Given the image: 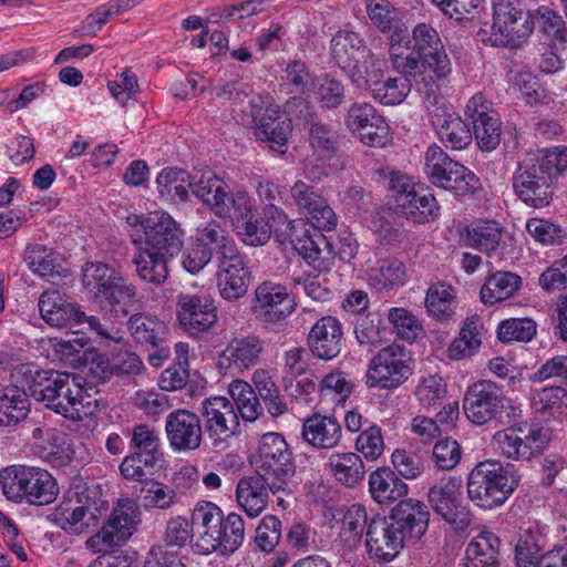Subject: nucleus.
Instances as JSON below:
<instances>
[{"mask_svg":"<svg viewBox=\"0 0 567 567\" xmlns=\"http://www.w3.org/2000/svg\"><path fill=\"white\" fill-rule=\"evenodd\" d=\"M370 519L365 507L361 504H353L347 509L338 536V540L344 550L352 551L357 548L368 529Z\"/></svg>","mask_w":567,"mask_h":567,"instance_id":"obj_41","label":"nucleus"},{"mask_svg":"<svg viewBox=\"0 0 567 567\" xmlns=\"http://www.w3.org/2000/svg\"><path fill=\"white\" fill-rule=\"evenodd\" d=\"M465 116L471 121L477 146L483 152L494 151L501 142L502 123L492 103L482 93L474 94L465 107Z\"/></svg>","mask_w":567,"mask_h":567,"instance_id":"obj_18","label":"nucleus"},{"mask_svg":"<svg viewBox=\"0 0 567 567\" xmlns=\"http://www.w3.org/2000/svg\"><path fill=\"white\" fill-rule=\"evenodd\" d=\"M97 369L100 370V382L105 383L116 379L126 383L131 382L136 375L142 373L144 364L136 353L127 350H121L112 353L106 363L99 364Z\"/></svg>","mask_w":567,"mask_h":567,"instance_id":"obj_35","label":"nucleus"},{"mask_svg":"<svg viewBox=\"0 0 567 567\" xmlns=\"http://www.w3.org/2000/svg\"><path fill=\"white\" fill-rule=\"evenodd\" d=\"M127 326L135 342L145 347L159 348L167 334L165 322L146 313L131 316Z\"/></svg>","mask_w":567,"mask_h":567,"instance_id":"obj_37","label":"nucleus"},{"mask_svg":"<svg viewBox=\"0 0 567 567\" xmlns=\"http://www.w3.org/2000/svg\"><path fill=\"white\" fill-rule=\"evenodd\" d=\"M532 11L517 0H493V23L477 31L478 40L492 47H519L533 32Z\"/></svg>","mask_w":567,"mask_h":567,"instance_id":"obj_6","label":"nucleus"},{"mask_svg":"<svg viewBox=\"0 0 567 567\" xmlns=\"http://www.w3.org/2000/svg\"><path fill=\"white\" fill-rule=\"evenodd\" d=\"M99 307L114 318H125L137 303V289L124 277L116 281L107 293L100 295Z\"/></svg>","mask_w":567,"mask_h":567,"instance_id":"obj_36","label":"nucleus"},{"mask_svg":"<svg viewBox=\"0 0 567 567\" xmlns=\"http://www.w3.org/2000/svg\"><path fill=\"white\" fill-rule=\"evenodd\" d=\"M369 491L380 505L401 501L408 494V485L390 467H379L369 476Z\"/></svg>","mask_w":567,"mask_h":567,"instance_id":"obj_33","label":"nucleus"},{"mask_svg":"<svg viewBox=\"0 0 567 567\" xmlns=\"http://www.w3.org/2000/svg\"><path fill=\"white\" fill-rule=\"evenodd\" d=\"M159 461L158 456L134 451L123 460L120 471L126 480L143 482L155 473Z\"/></svg>","mask_w":567,"mask_h":567,"instance_id":"obj_56","label":"nucleus"},{"mask_svg":"<svg viewBox=\"0 0 567 567\" xmlns=\"http://www.w3.org/2000/svg\"><path fill=\"white\" fill-rule=\"evenodd\" d=\"M254 383L271 416H279L288 411L275 382L264 371L255 372Z\"/></svg>","mask_w":567,"mask_h":567,"instance_id":"obj_61","label":"nucleus"},{"mask_svg":"<svg viewBox=\"0 0 567 567\" xmlns=\"http://www.w3.org/2000/svg\"><path fill=\"white\" fill-rule=\"evenodd\" d=\"M546 546L538 529H522L515 546L516 567H567V540L547 551Z\"/></svg>","mask_w":567,"mask_h":567,"instance_id":"obj_14","label":"nucleus"},{"mask_svg":"<svg viewBox=\"0 0 567 567\" xmlns=\"http://www.w3.org/2000/svg\"><path fill=\"white\" fill-rule=\"evenodd\" d=\"M519 476L512 464L487 460L480 462L467 476V496L478 507L501 506L518 486Z\"/></svg>","mask_w":567,"mask_h":567,"instance_id":"obj_4","label":"nucleus"},{"mask_svg":"<svg viewBox=\"0 0 567 567\" xmlns=\"http://www.w3.org/2000/svg\"><path fill=\"white\" fill-rule=\"evenodd\" d=\"M507 403L501 386L489 380H480L467 388L463 399V410L466 417L476 425L502 419L505 410L509 419L519 417L522 411L512 405L507 406Z\"/></svg>","mask_w":567,"mask_h":567,"instance_id":"obj_9","label":"nucleus"},{"mask_svg":"<svg viewBox=\"0 0 567 567\" xmlns=\"http://www.w3.org/2000/svg\"><path fill=\"white\" fill-rule=\"evenodd\" d=\"M430 516L426 504L405 498L391 509L389 518L405 539L419 540L429 528Z\"/></svg>","mask_w":567,"mask_h":567,"instance_id":"obj_25","label":"nucleus"},{"mask_svg":"<svg viewBox=\"0 0 567 567\" xmlns=\"http://www.w3.org/2000/svg\"><path fill=\"white\" fill-rule=\"evenodd\" d=\"M534 24L539 23L540 31L553 41L565 43L567 39V27L561 16L548 7H539L532 11Z\"/></svg>","mask_w":567,"mask_h":567,"instance_id":"obj_63","label":"nucleus"},{"mask_svg":"<svg viewBox=\"0 0 567 567\" xmlns=\"http://www.w3.org/2000/svg\"><path fill=\"white\" fill-rule=\"evenodd\" d=\"M166 437L175 452L197 450L203 441V424L200 417L186 409H177L166 416Z\"/></svg>","mask_w":567,"mask_h":567,"instance_id":"obj_22","label":"nucleus"},{"mask_svg":"<svg viewBox=\"0 0 567 567\" xmlns=\"http://www.w3.org/2000/svg\"><path fill=\"white\" fill-rule=\"evenodd\" d=\"M549 440V430L538 423H517L494 434L502 454L513 460L529 461L538 456Z\"/></svg>","mask_w":567,"mask_h":567,"instance_id":"obj_11","label":"nucleus"},{"mask_svg":"<svg viewBox=\"0 0 567 567\" xmlns=\"http://www.w3.org/2000/svg\"><path fill=\"white\" fill-rule=\"evenodd\" d=\"M268 491L270 489L260 475L244 476L237 483L236 499L244 512L254 518L267 507Z\"/></svg>","mask_w":567,"mask_h":567,"instance_id":"obj_34","label":"nucleus"},{"mask_svg":"<svg viewBox=\"0 0 567 567\" xmlns=\"http://www.w3.org/2000/svg\"><path fill=\"white\" fill-rule=\"evenodd\" d=\"M386 328L382 326V318L377 312H369L360 317L354 326L355 339L361 346L369 349L381 346L384 341Z\"/></svg>","mask_w":567,"mask_h":567,"instance_id":"obj_57","label":"nucleus"},{"mask_svg":"<svg viewBox=\"0 0 567 567\" xmlns=\"http://www.w3.org/2000/svg\"><path fill=\"white\" fill-rule=\"evenodd\" d=\"M140 514L138 506L134 501L120 499L112 516L104 526L121 545L133 534V530L140 523Z\"/></svg>","mask_w":567,"mask_h":567,"instance_id":"obj_43","label":"nucleus"},{"mask_svg":"<svg viewBox=\"0 0 567 567\" xmlns=\"http://www.w3.org/2000/svg\"><path fill=\"white\" fill-rule=\"evenodd\" d=\"M176 313L183 331L194 338L208 332L218 319L214 298L202 291L178 295Z\"/></svg>","mask_w":567,"mask_h":567,"instance_id":"obj_15","label":"nucleus"},{"mask_svg":"<svg viewBox=\"0 0 567 567\" xmlns=\"http://www.w3.org/2000/svg\"><path fill=\"white\" fill-rule=\"evenodd\" d=\"M291 133V118L285 116L279 107H267L255 127L257 140L267 143L270 150L280 154L286 152L285 146Z\"/></svg>","mask_w":567,"mask_h":567,"instance_id":"obj_29","label":"nucleus"},{"mask_svg":"<svg viewBox=\"0 0 567 567\" xmlns=\"http://www.w3.org/2000/svg\"><path fill=\"white\" fill-rule=\"evenodd\" d=\"M413 373L410 351L401 344L392 343L372 357L367 370V384L370 388L396 389Z\"/></svg>","mask_w":567,"mask_h":567,"instance_id":"obj_10","label":"nucleus"},{"mask_svg":"<svg viewBox=\"0 0 567 567\" xmlns=\"http://www.w3.org/2000/svg\"><path fill=\"white\" fill-rule=\"evenodd\" d=\"M0 485L11 501L43 506L52 503L59 488L54 477L40 467L12 465L0 471Z\"/></svg>","mask_w":567,"mask_h":567,"instance_id":"obj_7","label":"nucleus"},{"mask_svg":"<svg viewBox=\"0 0 567 567\" xmlns=\"http://www.w3.org/2000/svg\"><path fill=\"white\" fill-rule=\"evenodd\" d=\"M427 502L433 512L457 533L465 532L473 522V514L462 497L461 484L455 480L431 486Z\"/></svg>","mask_w":567,"mask_h":567,"instance_id":"obj_13","label":"nucleus"},{"mask_svg":"<svg viewBox=\"0 0 567 567\" xmlns=\"http://www.w3.org/2000/svg\"><path fill=\"white\" fill-rule=\"evenodd\" d=\"M536 334V323L529 318H512L504 320L497 328V336L502 342L530 341Z\"/></svg>","mask_w":567,"mask_h":567,"instance_id":"obj_64","label":"nucleus"},{"mask_svg":"<svg viewBox=\"0 0 567 567\" xmlns=\"http://www.w3.org/2000/svg\"><path fill=\"white\" fill-rule=\"evenodd\" d=\"M205 431L214 447H221L240 433L238 414L226 396H212L202 403Z\"/></svg>","mask_w":567,"mask_h":567,"instance_id":"obj_16","label":"nucleus"},{"mask_svg":"<svg viewBox=\"0 0 567 567\" xmlns=\"http://www.w3.org/2000/svg\"><path fill=\"white\" fill-rule=\"evenodd\" d=\"M343 330L341 322L332 316L319 319L308 334L311 353L321 360L330 361L341 352Z\"/></svg>","mask_w":567,"mask_h":567,"instance_id":"obj_26","label":"nucleus"},{"mask_svg":"<svg viewBox=\"0 0 567 567\" xmlns=\"http://www.w3.org/2000/svg\"><path fill=\"white\" fill-rule=\"evenodd\" d=\"M406 539L388 517L370 519L365 532V546L369 553L382 560H392L402 549Z\"/></svg>","mask_w":567,"mask_h":567,"instance_id":"obj_24","label":"nucleus"},{"mask_svg":"<svg viewBox=\"0 0 567 567\" xmlns=\"http://www.w3.org/2000/svg\"><path fill=\"white\" fill-rule=\"evenodd\" d=\"M309 142L318 158L329 161L338 152L339 134L318 120L309 127Z\"/></svg>","mask_w":567,"mask_h":567,"instance_id":"obj_54","label":"nucleus"},{"mask_svg":"<svg viewBox=\"0 0 567 567\" xmlns=\"http://www.w3.org/2000/svg\"><path fill=\"white\" fill-rule=\"evenodd\" d=\"M249 463L272 494L286 492L296 473L292 453L285 437L275 432L264 434Z\"/></svg>","mask_w":567,"mask_h":567,"instance_id":"obj_5","label":"nucleus"},{"mask_svg":"<svg viewBox=\"0 0 567 567\" xmlns=\"http://www.w3.org/2000/svg\"><path fill=\"white\" fill-rule=\"evenodd\" d=\"M28 396L44 403L48 409L73 421L83 419L82 389L66 372L38 370L27 367L23 371Z\"/></svg>","mask_w":567,"mask_h":567,"instance_id":"obj_3","label":"nucleus"},{"mask_svg":"<svg viewBox=\"0 0 567 567\" xmlns=\"http://www.w3.org/2000/svg\"><path fill=\"white\" fill-rule=\"evenodd\" d=\"M192 518L193 550L199 555H208L218 550V546H220L218 539L224 522L223 511L210 502H204L196 505Z\"/></svg>","mask_w":567,"mask_h":567,"instance_id":"obj_21","label":"nucleus"},{"mask_svg":"<svg viewBox=\"0 0 567 567\" xmlns=\"http://www.w3.org/2000/svg\"><path fill=\"white\" fill-rule=\"evenodd\" d=\"M503 228L492 220H480L467 228L468 245L487 255L494 252L503 240Z\"/></svg>","mask_w":567,"mask_h":567,"instance_id":"obj_52","label":"nucleus"},{"mask_svg":"<svg viewBox=\"0 0 567 567\" xmlns=\"http://www.w3.org/2000/svg\"><path fill=\"white\" fill-rule=\"evenodd\" d=\"M522 285V278L511 271H496L488 276L481 289V299L485 305H494L515 295Z\"/></svg>","mask_w":567,"mask_h":567,"instance_id":"obj_44","label":"nucleus"},{"mask_svg":"<svg viewBox=\"0 0 567 567\" xmlns=\"http://www.w3.org/2000/svg\"><path fill=\"white\" fill-rule=\"evenodd\" d=\"M330 50L338 66L353 84L361 86L371 70L370 55L374 54L364 40L353 31H339L330 41Z\"/></svg>","mask_w":567,"mask_h":567,"instance_id":"obj_12","label":"nucleus"},{"mask_svg":"<svg viewBox=\"0 0 567 567\" xmlns=\"http://www.w3.org/2000/svg\"><path fill=\"white\" fill-rule=\"evenodd\" d=\"M395 34L389 42L392 69L429 97L437 93L452 72V63L436 29L421 22L411 34L408 30Z\"/></svg>","mask_w":567,"mask_h":567,"instance_id":"obj_1","label":"nucleus"},{"mask_svg":"<svg viewBox=\"0 0 567 567\" xmlns=\"http://www.w3.org/2000/svg\"><path fill=\"white\" fill-rule=\"evenodd\" d=\"M42 319L52 327H66L83 322L84 312L58 290L44 291L38 302Z\"/></svg>","mask_w":567,"mask_h":567,"instance_id":"obj_30","label":"nucleus"},{"mask_svg":"<svg viewBox=\"0 0 567 567\" xmlns=\"http://www.w3.org/2000/svg\"><path fill=\"white\" fill-rule=\"evenodd\" d=\"M302 439L317 450H332L339 445L342 427L333 416L315 413L303 420Z\"/></svg>","mask_w":567,"mask_h":567,"instance_id":"obj_31","label":"nucleus"},{"mask_svg":"<svg viewBox=\"0 0 567 567\" xmlns=\"http://www.w3.org/2000/svg\"><path fill=\"white\" fill-rule=\"evenodd\" d=\"M388 320L394 332L406 341L412 342L423 333L417 318L405 308H391L388 311Z\"/></svg>","mask_w":567,"mask_h":567,"instance_id":"obj_62","label":"nucleus"},{"mask_svg":"<svg viewBox=\"0 0 567 567\" xmlns=\"http://www.w3.org/2000/svg\"><path fill=\"white\" fill-rule=\"evenodd\" d=\"M367 13L371 22L383 33H390L389 42L402 31L405 24L399 18L398 10L388 0H365Z\"/></svg>","mask_w":567,"mask_h":567,"instance_id":"obj_47","label":"nucleus"},{"mask_svg":"<svg viewBox=\"0 0 567 567\" xmlns=\"http://www.w3.org/2000/svg\"><path fill=\"white\" fill-rule=\"evenodd\" d=\"M427 115L440 140L452 150H463L472 142L467 124L437 99L436 93L425 95Z\"/></svg>","mask_w":567,"mask_h":567,"instance_id":"obj_19","label":"nucleus"},{"mask_svg":"<svg viewBox=\"0 0 567 567\" xmlns=\"http://www.w3.org/2000/svg\"><path fill=\"white\" fill-rule=\"evenodd\" d=\"M255 310L264 317L265 321L277 322L292 313L293 300L289 297L286 287L265 281L256 291Z\"/></svg>","mask_w":567,"mask_h":567,"instance_id":"obj_27","label":"nucleus"},{"mask_svg":"<svg viewBox=\"0 0 567 567\" xmlns=\"http://www.w3.org/2000/svg\"><path fill=\"white\" fill-rule=\"evenodd\" d=\"M122 277L123 275L109 264L95 261L85 265L82 282L85 290L96 302L100 299V295L107 293Z\"/></svg>","mask_w":567,"mask_h":567,"instance_id":"obj_40","label":"nucleus"},{"mask_svg":"<svg viewBox=\"0 0 567 567\" xmlns=\"http://www.w3.org/2000/svg\"><path fill=\"white\" fill-rule=\"evenodd\" d=\"M315 96L322 110H336L344 101V85L334 76L324 74L315 84Z\"/></svg>","mask_w":567,"mask_h":567,"instance_id":"obj_58","label":"nucleus"},{"mask_svg":"<svg viewBox=\"0 0 567 567\" xmlns=\"http://www.w3.org/2000/svg\"><path fill=\"white\" fill-rule=\"evenodd\" d=\"M498 547V537L491 532H484L467 545L465 555L472 567H499Z\"/></svg>","mask_w":567,"mask_h":567,"instance_id":"obj_45","label":"nucleus"},{"mask_svg":"<svg viewBox=\"0 0 567 567\" xmlns=\"http://www.w3.org/2000/svg\"><path fill=\"white\" fill-rule=\"evenodd\" d=\"M217 266V288L220 297L227 301H237L247 291L250 281L249 271L243 255L235 247L215 258Z\"/></svg>","mask_w":567,"mask_h":567,"instance_id":"obj_20","label":"nucleus"},{"mask_svg":"<svg viewBox=\"0 0 567 567\" xmlns=\"http://www.w3.org/2000/svg\"><path fill=\"white\" fill-rule=\"evenodd\" d=\"M395 212L413 223L425 224L439 218L440 205L429 187L419 186L395 200Z\"/></svg>","mask_w":567,"mask_h":567,"instance_id":"obj_28","label":"nucleus"},{"mask_svg":"<svg viewBox=\"0 0 567 567\" xmlns=\"http://www.w3.org/2000/svg\"><path fill=\"white\" fill-rule=\"evenodd\" d=\"M227 188V183L210 169L196 172L189 179V189L192 193L200 199L213 214L221 196H225Z\"/></svg>","mask_w":567,"mask_h":567,"instance_id":"obj_42","label":"nucleus"},{"mask_svg":"<svg viewBox=\"0 0 567 567\" xmlns=\"http://www.w3.org/2000/svg\"><path fill=\"white\" fill-rule=\"evenodd\" d=\"M424 172L432 185L456 196L474 195L481 188L480 178L467 167L452 159L440 146L431 145L424 156Z\"/></svg>","mask_w":567,"mask_h":567,"instance_id":"obj_8","label":"nucleus"},{"mask_svg":"<svg viewBox=\"0 0 567 567\" xmlns=\"http://www.w3.org/2000/svg\"><path fill=\"white\" fill-rule=\"evenodd\" d=\"M425 306L430 316L439 321L452 318L455 310L452 287L446 284L432 285L426 292Z\"/></svg>","mask_w":567,"mask_h":567,"instance_id":"obj_53","label":"nucleus"},{"mask_svg":"<svg viewBox=\"0 0 567 567\" xmlns=\"http://www.w3.org/2000/svg\"><path fill=\"white\" fill-rule=\"evenodd\" d=\"M244 538L245 523L243 517L236 513H229L227 516H224L218 539L220 543L218 550L221 554H233L241 546Z\"/></svg>","mask_w":567,"mask_h":567,"instance_id":"obj_60","label":"nucleus"},{"mask_svg":"<svg viewBox=\"0 0 567 567\" xmlns=\"http://www.w3.org/2000/svg\"><path fill=\"white\" fill-rule=\"evenodd\" d=\"M512 183L516 196L530 207L540 208L547 206L551 200L550 183L539 172L533 156L526 155L518 162Z\"/></svg>","mask_w":567,"mask_h":567,"instance_id":"obj_17","label":"nucleus"},{"mask_svg":"<svg viewBox=\"0 0 567 567\" xmlns=\"http://www.w3.org/2000/svg\"><path fill=\"white\" fill-rule=\"evenodd\" d=\"M234 410L244 420L252 422L262 414L259 398L251 385L245 381L236 380L229 385Z\"/></svg>","mask_w":567,"mask_h":567,"instance_id":"obj_49","label":"nucleus"},{"mask_svg":"<svg viewBox=\"0 0 567 567\" xmlns=\"http://www.w3.org/2000/svg\"><path fill=\"white\" fill-rule=\"evenodd\" d=\"M76 493L70 488L64 493L61 503L52 514L53 522L63 530L80 534L89 527L85 518L81 515V506L78 505Z\"/></svg>","mask_w":567,"mask_h":567,"instance_id":"obj_50","label":"nucleus"},{"mask_svg":"<svg viewBox=\"0 0 567 567\" xmlns=\"http://www.w3.org/2000/svg\"><path fill=\"white\" fill-rule=\"evenodd\" d=\"M130 238L134 246L132 262L135 272L145 282L163 285L169 276V261L184 247V231L168 214L130 215Z\"/></svg>","mask_w":567,"mask_h":567,"instance_id":"obj_2","label":"nucleus"},{"mask_svg":"<svg viewBox=\"0 0 567 567\" xmlns=\"http://www.w3.org/2000/svg\"><path fill=\"white\" fill-rule=\"evenodd\" d=\"M328 466L336 481L347 487L357 486L365 476L364 463L353 452L330 454Z\"/></svg>","mask_w":567,"mask_h":567,"instance_id":"obj_39","label":"nucleus"},{"mask_svg":"<svg viewBox=\"0 0 567 567\" xmlns=\"http://www.w3.org/2000/svg\"><path fill=\"white\" fill-rule=\"evenodd\" d=\"M527 155L536 159L539 172L548 181L560 176L567 169V147L544 148Z\"/></svg>","mask_w":567,"mask_h":567,"instance_id":"obj_59","label":"nucleus"},{"mask_svg":"<svg viewBox=\"0 0 567 567\" xmlns=\"http://www.w3.org/2000/svg\"><path fill=\"white\" fill-rule=\"evenodd\" d=\"M370 66L371 70L367 72V78L363 79L361 86H368L373 99L381 104L396 105L402 103L411 90V84H414V82L406 76L402 79L390 78L386 81H381L386 64L384 60L375 54L370 55Z\"/></svg>","mask_w":567,"mask_h":567,"instance_id":"obj_23","label":"nucleus"},{"mask_svg":"<svg viewBox=\"0 0 567 567\" xmlns=\"http://www.w3.org/2000/svg\"><path fill=\"white\" fill-rule=\"evenodd\" d=\"M29 413L25 389L7 388L0 394V425L12 426L24 420Z\"/></svg>","mask_w":567,"mask_h":567,"instance_id":"obj_46","label":"nucleus"},{"mask_svg":"<svg viewBox=\"0 0 567 567\" xmlns=\"http://www.w3.org/2000/svg\"><path fill=\"white\" fill-rule=\"evenodd\" d=\"M70 489L76 495V503L81 506V515L85 518L89 527L94 525L103 511L107 509V503L102 498L101 493L95 487L85 484H76Z\"/></svg>","mask_w":567,"mask_h":567,"instance_id":"obj_55","label":"nucleus"},{"mask_svg":"<svg viewBox=\"0 0 567 567\" xmlns=\"http://www.w3.org/2000/svg\"><path fill=\"white\" fill-rule=\"evenodd\" d=\"M264 350L262 341L255 336L233 339L221 353L229 369L243 372L254 368Z\"/></svg>","mask_w":567,"mask_h":567,"instance_id":"obj_32","label":"nucleus"},{"mask_svg":"<svg viewBox=\"0 0 567 567\" xmlns=\"http://www.w3.org/2000/svg\"><path fill=\"white\" fill-rule=\"evenodd\" d=\"M254 212H256L255 202L245 189L236 188L229 192L227 188L225 196L219 199L214 215L229 219L234 227H239V224Z\"/></svg>","mask_w":567,"mask_h":567,"instance_id":"obj_38","label":"nucleus"},{"mask_svg":"<svg viewBox=\"0 0 567 567\" xmlns=\"http://www.w3.org/2000/svg\"><path fill=\"white\" fill-rule=\"evenodd\" d=\"M190 177L186 171L176 167L162 169L156 178L159 195L171 200L186 202Z\"/></svg>","mask_w":567,"mask_h":567,"instance_id":"obj_51","label":"nucleus"},{"mask_svg":"<svg viewBox=\"0 0 567 567\" xmlns=\"http://www.w3.org/2000/svg\"><path fill=\"white\" fill-rule=\"evenodd\" d=\"M195 240L203 247L208 248L213 252L214 259L237 247L235 240L214 219L197 226Z\"/></svg>","mask_w":567,"mask_h":567,"instance_id":"obj_48","label":"nucleus"}]
</instances>
